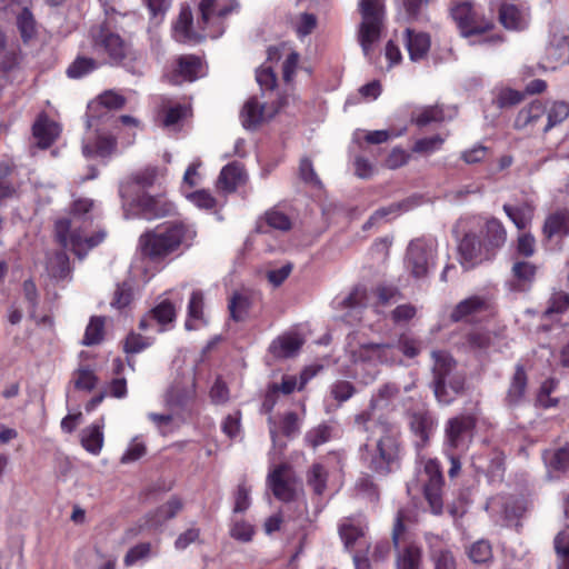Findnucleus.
I'll return each mask as SVG.
<instances>
[{"instance_id": "24", "label": "nucleus", "mask_w": 569, "mask_h": 569, "mask_svg": "<svg viewBox=\"0 0 569 569\" xmlns=\"http://www.w3.org/2000/svg\"><path fill=\"white\" fill-rule=\"evenodd\" d=\"M182 509L180 499L172 497L164 505L160 506L154 512L146 518V527L151 530L161 528L168 520L174 518Z\"/></svg>"}, {"instance_id": "3", "label": "nucleus", "mask_w": 569, "mask_h": 569, "mask_svg": "<svg viewBox=\"0 0 569 569\" xmlns=\"http://www.w3.org/2000/svg\"><path fill=\"white\" fill-rule=\"evenodd\" d=\"M92 208V200L79 199L74 201L70 217L56 222V240L64 249L71 250L79 259H82L106 238V233L101 230L94 233L88 231L92 219L90 213Z\"/></svg>"}, {"instance_id": "60", "label": "nucleus", "mask_w": 569, "mask_h": 569, "mask_svg": "<svg viewBox=\"0 0 569 569\" xmlns=\"http://www.w3.org/2000/svg\"><path fill=\"white\" fill-rule=\"evenodd\" d=\"M253 535V527L243 520L234 521L230 528V536L241 542L251 541Z\"/></svg>"}, {"instance_id": "59", "label": "nucleus", "mask_w": 569, "mask_h": 569, "mask_svg": "<svg viewBox=\"0 0 569 569\" xmlns=\"http://www.w3.org/2000/svg\"><path fill=\"white\" fill-rule=\"evenodd\" d=\"M569 307V295L565 292H556L551 296L549 306L545 311V316L552 318L553 315L562 313Z\"/></svg>"}, {"instance_id": "4", "label": "nucleus", "mask_w": 569, "mask_h": 569, "mask_svg": "<svg viewBox=\"0 0 569 569\" xmlns=\"http://www.w3.org/2000/svg\"><path fill=\"white\" fill-rule=\"evenodd\" d=\"M569 117V103L562 100H535L522 107L513 127L520 131L548 133Z\"/></svg>"}, {"instance_id": "43", "label": "nucleus", "mask_w": 569, "mask_h": 569, "mask_svg": "<svg viewBox=\"0 0 569 569\" xmlns=\"http://www.w3.org/2000/svg\"><path fill=\"white\" fill-rule=\"evenodd\" d=\"M446 119L445 110L439 106L425 107L416 111L412 116V121L419 127H425L433 122H442Z\"/></svg>"}, {"instance_id": "57", "label": "nucleus", "mask_w": 569, "mask_h": 569, "mask_svg": "<svg viewBox=\"0 0 569 569\" xmlns=\"http://www.w3.org/2000/svg\"><path fill=\"white\" fill-rule=\"evenodd\" d=\"M147 448L139 437H134L128 445L126 451L121 457L122 463H130L137 461L146 455Z\"/></svg>"}, {"instance_id": "41", "label": "nucleus", "mask_w": 569, "mask_h": 569, "mask_svg": "<svg viewBox=\"0 0 569 569\" xmlns=\"http://www.w3.org/2000/svg\"><path fill=\"white\" fill-rule=\"evenodd\" d=\"M47 271L50 277L61 280L66 279L70 273L69 258L63 251H58L48 258Z\"/></svg>"}, {"instance_id": "44", "label": "nucleus", "mask_w": 569, "mask_h": 569, "mask_svg": "<svg viewBox=\"0 0 569 569\" xmlns=\"http://www.w3.org/2000/svg\"><path fill=\"white\" fill-rule=\"evenodd\" d=\"M398 351V357L401 359V355L408 359L416 358L421 352V342L415 337L408 333H401L393 343Z\"/></svg>"}, {"instance_id": "14", "label": "nucleus", "mask_w": 569, "mask_h": 569, "mask_svg": "<svg viewBox=\"0 0 569 569\" xmlns=\"http://www.w3.org/2000/svg\"><path fill=\"white\" fill-rule=\"evenodd\" d=\"M451 16L465 37L483 33L492 27V21L480 17L468 1L456 4L451 9Z\"/></svg>"}, {"instance_id": "17", "label": "nucleus", "mask_w": 569, "mask_h": 569, "mask_svg": "<svg viewBox=\"0 0 569 569\" xmlns=\"http://www.w3.org/2000/svg\"><path fill=\"white\" fill-rule=\"evenodd\" d=\"M316 375L315 370L306 369L300 375V382L298 386L297 378L295 376H286L282 378V382L280 385H272L266 396V400L263 402V407L267 410H271L274 405V397L279 391L283 395H290L296 389H302L305 385Z\"/></svg>"}, {"instance_id": "23", "label": "nucleus", "mask_w": 569, "mask_h": 569, "mask_svg": "<svg viewBox=\"0 0 569 569\" xmlns=\"http://www.w3.org/2000/svg\"><path fill=\"white\" fill-rule=\"evenodd\" d=\"M501 24L509 30H522L529 24V12L516 4L505 3L499 10Z\"/></svg>"}, {"instance_id": "15", "label": "nucleus", "mask_w": 569, "mask_h": 569, "mask_svg": "<svg viewBox=\"0 0 569 569\" xmlns=\"http://www.w3.org/2000/svg\"><path fill=\"white\" fill-rule=\"evenodd\" d=\"M268 485L273 495L282 501L293 500L300 489L287 465H280L269 473Z\"/></svg>"}, {"instance_id": "13", "label": "nucleus", "mask_w": 569, "mask_h": 569, "mask_svg": "<svg viewBox=\"0 0 569 569\" xmlns=\"http://www.w3.org/2000/svg\"><path fill=\"white\" fill-rule=\"evenodd\" d=\"M405 530L403 516L399 512L392 531V541L397 549V569H419L421 549L413 542L408 541L401 545V535Z\"/></svg>"}, {"instance_id": "29", "label": "nucleus", "mask_w": 569, "mask_h": 569, "mask_svg": "<svg viewBox=\"0 0 569 569\" xmlns=\"http://www.w3.org/2000/svg\"><path fill=\"white\" fill-rule=\"evenodd\" d=\"M543 234L546 238L551 239L552 237H566L569 234V210H558L545 221Z\"/></svg>"}, {"instance_id": "54", "label": "nucleus", "mask_w": 569, "mask_h": 569, "mask_svg": "<svg viewBox=\"0 0 569 569\" xmlns=\"http://www.w3.org/2000/svg\"><path fill=\"white\" fill-rule=\"evenodd\" d=\"M17 24L24 41L31 39L36 33V21L31 12L24 8L17 18Z\"/></svg>"}, {"instance_id": "10", "label": "nucleus", "mask_w": 569, "mask_h": 569, "mask_svg": "<svg viewBox=\"0 0 569 569\" xmlns=\"http://www.w3.org/2000/svg\"><path fill=\"white\" fill-rule=\"evenodd\" d=\"M170 298L161 300L153 309H151L140 321L142 330L152 329L154 325L159 328L157 332H162L176 320L177 308L182 303L183 296L180 291H170Z\"/></svg>"}, {"instance_id": "62", "label": "nucleus", "mask_w": 569, "mask_h": 569, "mask_svg": "<svg viewBox=\"0 0 569 569\" xmlns=\"http://www.w3.org/2000/svg\"><path fill=\"white\" fill-rule=\"evenodd\" d=\"M266 221L271 228L280 231H288L292 226L288 216L276 209L266 213Z\"/></svg>"}, {"instance_id": "50", "label": "nucleus", "mask_w": 569, "mask_h": 569, "mask_svg": "<svg viewBox=\"0 0 569 569\" xmlns=\"http://www.w3.org/2000/svg\"><path fill=\"white\" fill-rule=\"evenodd\" d=\"M74 387L79 390L91 391L98 383V378L89 368H79L73 373Z\"/></svg>"}, {"instance_id": "51", "label": "nucleus", "mask_w": 569, "mask_h": 569, "mask_svg": "<svg viewBox=\"0 0 569 569\" xmlns=\"http://www.w3.org/2000/svg\"><path fill=\"white\" fill-rule=\"evenodd\" d=\"M103 335V319L93 317L86 328L82 343L86 346H92L99 343Z\"/></svg>"}, {"instance_id": "20", "label": "nucleus", "mask_w": 569, "mask_h": 569, "mask_svg": "<svg viewBox=\"0 0 569 569\" xmlns=\"http://www.w3.org/2000/svg\"><path fill=\"white\" fill-rule=\"evenodd\" d=\"M367 306V292L362 288H356L347 297L338 302V308L347 310L343 319L353 323L361 320L362 310Z\"/></svg>"}, {"instance_id": "58", "label": "nucleus", "mask_w": 569, "mask_h": 569, "mask_svg": "<svg viewBox=\"0 0 569 569\" xmlns=\"http://www.w3.org/2000/svg\"><path fill=\"white\" fill-rule=\"evenodd\" d=\"M469 557L476 563H483L492 558L491 546L485 540L475 542L469 549Z\"/></svg>"}, {"instance_id": "11", "label": "nucleus", "mask_w": 569, "mask_h": 569, "mask_svg": "<svg viewBox=\"0 0 569 569\" xmlns=\"http://www.w3.org/2000/svg\"><path fill=\"white\" fill-rule=\"evenodd\" d=\"M475 429V419L459 416L449 419L445 427V450L463 452L468 449Z\"/></svg>"}, {"instance_id": "1", "label": "nucleus", "mask_w": 569, "mask_h": 569, "mask_svg": "<svg viewBox=\"0 0 569 569\" xmlns=\"http://www.w3.org/2000/svg\"><path fill=\"white\" fill-rule=\"evenodd\" d=\"M355 422L359 429L368 432L360 453L366 467L381 476L397 469L401 451L399 428L387 421H373L370 412L357 415Z\"/></svg>"}, {"instance_id": "52", "label": "nucleus", "mask_w": 569, "mask_h": 569, "mask_svg": "<svg viewBox=\"0 0 569 569\" xmlns=\"http://www.w3.org/2000/svg\"><path fill=\"white\" fill-rule=\"evenodd\" d=\"M555 549L559 558V569H569V533L559 532L555 538Z\"/></svg>"}, {"instance_id": "37", "label": "nucleus", "mask_w": 569, "mask_h": 569, "mask_svg": "<svg viewBox=\"0 0 569 569\" xmlns=\"http://www.w3.org/2000/svg\"><path fill=\"white\" fill-rule=\"evenodd\" d=\"M503 211L519 230L526 229L533 217V208L528 203L521 206L503 204Z\"/></svg>"}, {"instance_id": "22", "label": "nucleus", "mask_w": 569, "mask_h": 569, "mask_svg": "<svg viewBox=\"0 0 569 569\" xmlns=\"http://www.w3.org/2000/svg\"><path fill=\"white\" fill-rule=\"evenodd\" d=\"M399 389L393 383H386L372 395L368 410L373 421H382L378 411L387 410L392 401L398 397Z\"/></svg>"}, {"instance_id": "6", "label": "nucleus", "mask_w": 569, "mask_h": 569, "mask_svg": "<svg viewBox=\"0 0 569 569\" xmlns=\"http://www.w3.org/2000/svg\"><path fill=\"white\" fill-rule=\"evenodd\" d=\"M433 392L439 402L451 403L465 390V375L457 370L456 362L446 351H432Z\"/></svg>"}, {"instance_id": "63", "label": "nucleus", "mask_w": 569, "mask_h": 569, "mask_svg": "<svg viewBox=\"0 0 569 569\" xmlns=\"http://www.w3.org/2000/svg\"><path fill=\"white\" fill-rule=\"evenodd\" d=\"M251 489L246 483H240L234 493L233 512H244L251 503L250 499Z\"/></svg>"}, {"instance_id": "27", "label": "nucleus", "mask_w": 569, "mask_h": 569, "mask_svg": "<svg viewBox=\"0 0 569 569\" xmlns=\"http://www.w3.org/2000/svg\"><path fill=\"white\" fill-rule=\"evenodd\" d=\"M527 376L521 366H517L515 375L506 396V403L510 408L520 406L526 400Z\"/></svg>"}, {"instance_id": "35", "label": "nucleus", "mask_w": 569, "mask_h": 569, "mask_svg": "<svg viewBox=\"0 0 569 569\" xmlns=\"http://www.w3.org/2000/svg\"><path fill=\"white\" fill-rule=\"evenodd\" d=\"M103 419H101V423H96L87 427L82 430L81 433V443L83 448L92 453H100L103 447Z\"/></svg>"}, {"instance_id": "7", "label": "nucleus", "mask_w": 569, "mask_h": 569, "mask_svg": "<svg viewBox=\"0 0 569 569\" xmlns=\"http://www.w3.org/2000/svg\"><path fill=\"white\" fill-rule=\"evenodd\" d=\"M359 11L361 14L359 42L363 54L369 57L373 44L380 39L385 16L383 0H360Z\"/></svg>"}, {"instance_id": "5", "label": "nucleus", "mask_w": 569, "mask_h": 569, "mask_svg": "<svg viewBox=\"0 0 569 569\" xmlns=\"http://www.w3.org/2000/svg\"><path fill=\"white\" fill-rule=\"evenodd\" d=\"M196 237V230L184 223H169L157 227L140 237L142 252L152 258L161 259L174 253L181 247H189Z\"/></svg>"}, {"instance_id": "38", "label": "nucleus", "mask_w": 569, "mask_h": 569, "mask_svg": "<svg viewBox=\"0 0 569 569\" xmlns=\"http://www.w3.org/2000/svg\"><path fill=\"white\" fill-rule=\"evenodd\" d=\"M157 555V549H154L150 542H140L127 551L123 558V563L126 567H132L136 563L144 562Z\"/></svg>"}, {"instance_id": "39", "label": "nucleus", "mask_w": 569, "mask_h": 569, "mask_svg": "<svg viewBox=\"0 0 569 569\" xmlns=\"http://www.w3.org/2000/svg\"><path fill=\"white\" fill-rule=\"evenodd\" d=\"M366 525L360 519H346L339 528L341 539L347 548L353 546L358 538L365 535Z\"/></svg>"}, {"instance_id": "53", "label": "nucleus", "mask_w": 569, "mask_h": 569, "mask_svg": "<svg viewBox=\"0 0 569 569\" xmlns=\"http://www.w3.org/2000/svg\"><path fill=\"white\" fill-rule=\"evenodd\" d=\"M327 471L325 468L316 463L308 473V483L312 487L317 495H321L326 489Z\"/></svg>"}, {"instance_id": "42", "label": "nucleus", "mask_w": 569, "mask_h": 569, "mask_svg": "<svg viewBox=\"0 0 569 569\" xmlns=\"http://www.w3.org/2000/svg\"><path fill=\"white\" fill-rule=\"evenodd\" d=\"M250 306L251 299L248 293L234 292L228 305L231 318L234 321H243L248 317Z\"/></svg>"}, {"instance_id": "8", "label": "nucleus", "mask_w": 569, "mask_h": 569, "mask_svg": "<svg viewBox=\"0 0 569 569\" xmlns=\"http://www.w3.org/2000/svg\"><path fill=\"white\" fill-rule=\"evenodd\" d=\"M437 241L433 238H417L408 244L405 266L416 279L426 278L436 266Z\"/></svg>"}, {"instance_id": "40", "label": "nucleus", "mask_w": 569, "mask_h": 569, "mask_svg": "<svg viewBox=\"0 0 569 569\" xmlns=\"http://www.w3.org/2000/svg\"><path fill=\"white\" fill-rule=\"evenodd\" d=\"M543 460L549 470H567L569 468V446L546 450L543 452Z\"/></svg>"}, {"instance_id": "9", "label": "nucleus", "mask_w": 569, "mask_h": 569, "mask_svg": "<svg viewBox=\"0 0 569 569\" xmlns=\"http://www.w3.org/2000/svg\"><path fill=\"white\" fill-rule=\"evenodd\" d=\"M356 365L377 367L379 365H402L397 348L388 342H362L351 351Z\"/></svg>"}, {"instance_id": "48", "label": "nucleus", "mask_w": 569, "mask_h": 569, "mask_svg": "<svg viewBox=\"0 0 569 569\" xmlns=\"http://www.w3.org/2000/svg\"><path fill=\"white\" fill-rule=\"evenodd\" d=\"M537 268L527 261H517L512 266V276L523 287L533 281Z\"/></svg>"}, {"instance_id": "12", "label": "nucleus", "mask_w": 569, "mask_h": 569, "mask_svg": "<svg viewBox=\"0 0 569 569\" xmlns=\"http://www.w3.org/2000/svg\"><path fill=\"white\" fill-rule=\"evenodd\" d=\"M284 103H287V99H281L277 106L262 101L259 97L248 99L241 111L243 127L246 129H256L261 123L271 120Z\"/></svg>"}, {"instance_id": "18", "label": "nucleus", "mask_w": 569, "mask_h": 569, "mask_svg": "<svg viewBox=\"0 0 569 569\" xmlns=\"http://www.w3.org/2000/svg\"><path fill=\"white\" fill-rule=\"evenodd\" d=\"M94 47L98 52H106L112 63L120 62L128 52V46L118 34L104 30L100 32Z\"/></svg>"}, {"instance_id": "28", "label": "nucleus", "mask_w": 569, "mask_h": 569, "mask_svg": "<svg viewBox=\"0 0 569 569\" xmlns=\"http://www.w3.org/2000/svg\"><path fill=\"white\" fill-rule=\"evenodd\" d=\"M246 179L247 176L241 164L229 163L220 172L218 187L226 192H232L238 186L244 183Z\"/></svg>"}, {"instance_id": "32", "label": "nucleus", "mask_w": 569, "mask_h": 569, "mask_svg": "<svg viewBox=\"0 0 569 569\" xmlns=\"http://www.w3.org/2000/svg\"><path fill=\"white\" fill-rule=\"evenodd\" d=\"M483 237L485 248L487 251H490L501 248L506 243L507 231L501 221L496 218H491L486 222Z\"/></svg>"}, {"instance_id": "25", "label": "nucleus", "mask_w": 569, "mask_h": 569, "mask_svg": "<svg viewBox=\"0 0 569 569\" xmlns=\"http://www.w3.org/2000/svg\"><path fill=\"white\" fill-rule=\"evenodd\" d=\"M303 345V339L298 333H284L278 337L269 347V351L276 358H290L298 353Z\"/></svg>"}, {"instance_id": "16", "label": "nucleus", "mask_w": 569, "mask_h": 569, "mask_svg": "<svg viewBox=\"0 0 569 569\" xmlns=\"http://www.w3.org/2000/svg\"><path fill=\"white\" fill-rule=\"evenodd\" d=\"M460 262L465 269H470L489 259V251L480 243L476 234H466L459 243Z\"/></svg>"}, {"instance_id": "21", "label": "nucleus", "mask_w": 569, "mask_h": 569, "mask_svg": "<svg viewBox=\"0 0 569 569\" xmlns=\"http://www.w3.org/2000/svg\"><path fill=\"white\" fill-rule=\"evenodd\" d=\"M138 213L144 219L151 220L167 216L172 210V204L163 198L141 194L136 202Z\"/></svg>"}, {"instance_id": "47", "label": "nucleus", "mask_w": 569, "mask_h": 569, "mask_svg": "<svg viewBox=\"0 0 569 569\" xmlns=\"http://www.w3.org/2000/svg\"><path fill=\"white\" fill-rule=\"evenodd\" d=\"M411 429L418 438L416 446L418 448L425 447L432 430L431 422L425 417L415 416L411 420Z\"/></svg>"}, {"instance_id": "34", "label": "nucleus", "mask_w": 569, "mask_h": 569, "mask_svg": "<svg viewBox=\"0 0 569 569\" xmlns=\"http://www.w3.org/2000/svg\"><path fill=\"white\" fill-rule=\"evenodd\" d=\"M93 136L90 133L84 138L82 152L86 157L99 156L106 157L112 152L116 147V141L109 137L97 136V141L93 143Z\"/></svg>"}, {"instance_id": "26", "label": "nucleus", "mask_w": 569, "mask_h": 569, "mask_svg": "<svg viewBox=\"0 0 569 569\" xmlns=\"http://www.w3.org/2000/svg\"><path fill=\"white\" fill-rule=\"evenodd\" d=\"M59 134V124L46 116L39 117L33 124V137L42 149L50 147Z\"/></svg>"}, {"instance_id": "46", "label": "nucleus", "mask_w": 569, "mask_h": 569, "mask_svg": "<svg viewBox=\"0 0 569 569\" xmlns=\"http://www.w3.org/2000/svg\"><path fill=\"white\" fill-rule=\"evenodd\" d=\"M446 141V137L440 134H436L432 137H427L419 139L415 142L412 147V151L417 153H422L426 156H430L442 148V144Z\"/></svg>"}, {"instance_id": "45", "label": "nucleus", "mask_w": 569, "mask_h": 569, "mask_svg": "<svg viewBox=\"0 0 569 569\" xmlns=\"http://www.w3.org/2000/svg\"><path fill=\"white\" fill-rule=\"evenodd\" d=\"M202 309H203V295L199 290H193L188 303V317L189 319L186 321V328L188 330L194 329L196 326L193 321H198L202 319Z\"/></svg>"}, {"instance_id": "2", "label": "nucleus", "mask_w": 569, "mask_h": 569, "mask_svg": "<svg viewBox=\"0 0 569 569\" xmlns=\"http://www.w3.org/2000/svg\"><path fill=\"white\" fill-rule=\"evenodd\" d=\"M233 0H201L199 3L200 17L197 26L200 31L192 28V13L189 7H183L173 26V37L177 41H199L203 38L217 39L224 32V19L237 9Z\"/></svg>"}, {"instance_id": "64", "label": "nucleus", "mask_w": 569, "mask_h": 569, "mask_svg": "<svg viewBox=\"0 0 569 569\" xmlns=\"http://www.w3.org/2000/svg\"><path fill=\"white\" fill-rule=\"evenodd\" d=\"M417 315V308L412 303H402L391 311V319L395 323H405L413 319Z\"/></svg>"}, {"instance_id": "36", "label": "nucleus", "mask_w": 569, "mask_h": 569, "mask_svg": "<svg viewBox=\"0 0 569 569\" xmlns=\"http://www.w3.org/2000/svg\"><path fill=\"white\" fill-rule=\"evenodd\" d=\"M486 308V301L478 297L472 296L460 301L451 313L453 321H461L467 319L471 315H476Z\"/></svg>"}, {"instance_id": "30", "label": "nucleus", "mask_w": 569, "mask_h": 569, "mask_svg": "<svg viewBox=\"0 0 569 569\" xmlns=\"http://www.w3.org/2000/svg\"><path fill=\"white\" fill-rule=\"evenodd\" d=\"M406 46L412 61L423 59L430 49V38L425 32L406 29Z\"/></svg>"}, {"instance_id": "49", "label": "nucleus", "mask_w": 569, "mask_h": 569, "mask_svg": "<svg viewBox=\"0 0 569 569\" xmlns=\"http://www.w3.org/2000/svg\"><path fill=\"white\" fill-rule=\"evenodd\" d=\"M332 428L326 423L310 429L306 433V441L313 448H317L331 439Z\"/></svg>"}, {"instance_id": "55", "label": "nucleus", "mask_w": 569, "mask_h": 569, "mask_svg": "<svg viewBox=\"0 0 569 569\" xmlns=\"http://www.w3.org/2000/svg\"><path fill=\"white\" fill-rule=\"evenodd\" d=\"M97 68V62L90 58H78L67 69V74L70 78H80Z\"/></svg>"}, {"instance_id": "31", "label": "nucleus", "mask_w": 569, "mask_h": 569, "mask_svg": "<svg viewBox=\"0 0 569 569\" xmlns=\"http://www.w3.org/2000/svg\"><path fill=\"white\" fill-rule=\"evenodd\" d=\"M201 61L194 56H183L178 59L176 74L172 81L180 83L181 81H194L201 73Z\"/></svg>"}, {"instance_id": "61", "label": "nucleus", "mask_w": 569, "mask_h": 569, "mask_svg": "<svg viewBox=\"0 0 569 569\" xmlns=\"http://www.w3.org/2000/svg\"><path fill=\"white\" fill-rule=\"evenodd\" d=\"M256 79L261 90H273L276 86V73L271 66L263 64L261 66L256 73Z\"/></svg>"}, {"instance_id": "56", "label": "nucleus", "mask_w": 569, "mask_h": 569, "mask_svg": "<svg viewBox=\"0 0 569 569\" xmlns=\"http://www.w3.org/2000/svg\"><path fill=\"white\" fill-rule=\"evenodd\" d=\"M441 487L442 483H425L423 487L426 499L436 515L442 511Z\"/></svg>"}, {"instance_id": "19", "label": "nucleus", "mask_w": 569, "mask_h": 569, "mask_svg": "<svg viewBox=\"0 0 569 569\" xmlns=\"http://www.w3.org/2000/svg\"><path fill=\"white\" fill-rule=\"evenodd\" d=\"M487 510L492 515H500V517L510 522L519 518L525 512V506L522 501L513 499L511 497H495L491 498L486 506Z\"/></svg>"}, {"instance_id": "33", "label": "nucleus", "mask_w": 569, "mask_h": 569, "mask_svg": "<svg viewBox=\"0 0 569 569\" xmlns=\"http://www.w3.org/2000/svg\"><path fill=\"white\" fill-rule=\"evenodd\" d=\"M417 206L416 199H406L403 201L392 203L388 207H382L378 210H376L371 217L367 220V222L363 224V229H369L370 227L375 226L377 222L381 221L382 219L389 217V216H398L402 212H407L413 207Z\"/></svg>"}]
</instances>
